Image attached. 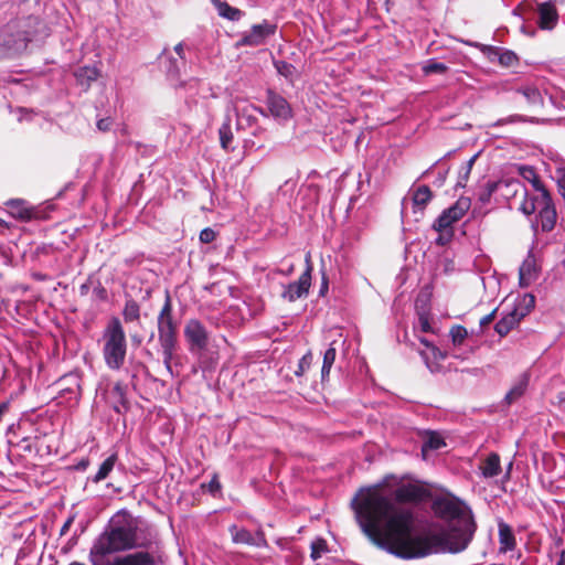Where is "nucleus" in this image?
Wrapping results in <instances>:
<instances>
[{
	"instance_id": "1",
	"label": "nucleus",
	"mask_w": 565,
	"mask_h": 565,
	"mask_svg": "<svg viewBox=\"0 0 565 565\" xmlns=\"http://www.w3.org/2000/svg\"><path fill=\"white\" fill-rule=\"evenodd\" d=\"M426 497L419 486L404 483L390 490L381 484L362 490L352 508L362 532L372 543L402 558L416 534L417 514L413 504Z\"/></svg>"
},
{
	"instance_id": "2",
	"label": "nucleus",
	"mask_w": 565,
	"mask_h": 565,
	"mask_svg": "<svg viewBox=\"0 0 565 565\" xmlns=\"http://www.w3.org/2000/svg\"><path fill=\"white\" fill-rule=\"evenodd\" d=\"M435 513L445 520L446 531L416 533L411 548H404L402 559L423 558L431 554H457L465 551L473 539L477 524L471 509L461 501L445 498L433 503Z\"/></svg>"
},
{
	"instance_id": "3",
	"label": "nucleus",
	"mask_w": 565,
	"mask_h": 565,
	"mask_svg": "<svg viewBox=\"0 0 565 565\" xmlns=\"http://www.w3.org/2000/svg\"><path fill=\"white\" fill-rule=\"evenodd\" d=\"M137 546V529L130 521H114L94 541L89 551L92 565H163L161 556L148 551H137L125 555H107L125 552Z\"/></svg>"
},
{
	"instance_id": "4",
	"label": "nucleus",
	"mask_w": 565,
	"mask_h": 565,
	"mask_svg": "<svg viewBox=\"0 0 565 565\" xmlns=\"http://www.w3.org/2000/svg\"><path fill=\"white\" fill-rule=\"evenodd\" d=\"M103 358L109 370H120L127 356V338L119 318L111 317L102 333Z\"/></svg>"
},
{
	"instance_id": "5",
	"label": "nucleus",
	"mask_w": 565,
	"mask_h": 565,
	"mask_svg": "<svg viewBox=\"0 0 565 565\" xmlns=\"http://www.w3.org/2000/svg\"><path fill=\"white\" fill-rule=\"evenodd\" d=\"M158 340L162 351L166 370L171 376L177 374L172 367L174 352L177 350L178 323L173 319L172 300L169 291L166 292L164 303L157 317Z\"/></svg>"
},
{
	"instance_id": "6",
	"label": "nucleus",
	"mask_w": 565,
	"mask_h": 565,
	"mask_svg": "<svg viewBox=\"0 0 565 565\" xmlns=\"http://www.w3.org/2000/svg\"><path fill=\"white\" fill-rule=\"evenodd\" d=\"M520 209L526 215L536 213L532 223L534 232H537L539 228L542 232H551L555 227L557 213L548 191L525 198Z\"/></svg>"
},
{
	"instance_id": "7",
	"label": "nucleus",
	"mask_w": 565,
	"mask_h": 565,
	"mask_svg": "<svg viewBox=\"0 0 565 565\" xmlns=\"http://www.w3.org/2000/svg\"><path fill=\"white\" fill-rule=\"evenodd\" d=\"M34 20L31 18L8 23L0 31V45L9 54H18L24 51L32 41L31 26Z\"/></svg>"
},
{
	"instance_id": "8",
	"label": "nucleus",
	"mask_w": 565,
	"mask_h": 565,
	"mask_svg": "<svg viewBox=\"0 0 565 565\" xmlns=\"http://www.w3.org/2000/svg\"><path fill=\"white\" fill-rule=\"evenodd\" d=\"M470 199L461 196L451 206L444 210L433 224L439 233H446L447 238L452 236V225L462 218L470 209Z\"/></svg>"
},
{
	"instance_id": "9",
	"label": "nucleus",
	"mask_w": 565,
	"mask_h": 565,
	"mask_svg": "<svg viewBox=\"0 0 565 565\" xmlns=\"http://www.w3.org/2000/svg\"><path fill=\"white\" fill-rule=\"evenodd\" d=\"M521 302L522 308H513L495 323L494 330L500 337H505L530 312L535 305V297L531 294L524 295Z\"/></svg>"
},
{
	"instance_id": "10",
	"label": "nucleus",
	"mask_w": 565,
	"mask_h": 565,
	"mask_svg": "<svg viewBox=\"0 0 565 565\" xmlns=\"http://www.w3.org/2000/svg\"><path fill=\"white\" fill-rule=\"evenodd\" d=\"M306 269L300 275L297 281H292L284 287V291L281 292L282 299L294 302L300 298H305L309 294V289L311 286V273L312 265L310 263V255L306 257Z\"/></svg>"
},
{
	"instance_id": "11",
	"label": "nucleus",
	"mask_w": 565,
	"mask_h": 565,
	"mask_svg": "<svg viewBox=\"0 0 565 565\" xmlns=\"http://www.w3.org/2000/svg\"><path fill=\"white\" fill-rule=\"evenodd\" d=\"M228 532L231 534L232 541L235 544H244L248 546L255 547H266L267 540L263 530H257L255 533H252L249 530L238 526L236 524H232L228 527Z\"/></svg>"
},
{
	"instance_id": "12",
	"label": "nucleus",
	"mask_w": 565,
	"mask_h": 565,
	"mask_svg": "<svg viewBox=\"0 0 565 565\" xmlns=\"http://www.w3.org/2000/svg\"><path fill=\"white\" fill-rule=\"evenodd\" d=\"M276 24L264 20L259 24H254L248 32H245L239 40L241 45L258 46L265 43L266 39L276 32Z\"/></svg>"
},
{
	"instance_id": "13",
	"label": "nucleus",
	"mask_w": 565,
	"mask_h": 565,
	"mask_svg": "<svg viewBox=\"0 0 565 565\" xmlns=\"http://www.w3.org/2000/svg\"><path fill=\"white\" fill-rule=\"evenodd\" d=\"M184 337L192 349L202 350L207 345L209 333L205 327L196 319H191L186 322Z\"/></svg>"
},
{
	"instance_id": "14",
	"label": "nucleus",
	"mask_w": 565,
	"mask_h": 565,
	"mask_svg": "<svg viewBox=\"0 0 565 565\" xmlns=\"http://www.w3.org/2000/svg\"><path fill=\"white\" fill-rule=\"evenodd\" d=\"M266 104L273 117L279 120H288L291 117V107L281 95L274 90H267Z\"/></svg>"
},
{
	"instance_id": "15",
	"label": "nucleus",
	"mask_w": 565,
	"mask_h": 565,
	"mask_svg": "<svg viewBox=\"0 0 565 565\" xmlns=\"http://www.w3.org/2000/svg\"><path fill=\"white\" fill-rule=\"evenodd\" d=\"M539 26L542 30H553L558 21V13L553 2L537 4Z\"/></svg>"
},
{
	"instance_id": "16",
	"label": "nucleus",
	"mask_w": 565,
	"mask_h": 565,
	"mask_svg": "<svg viewBox=\"0 0 565 565\" xmlns=\"http://www.w3.org/2000/svg\"><path fill=\"white\" fill-rule=\"evenodd\" d=\"M531 380V373L529 371H525L521 373L513 382L511 388L505 394L504 401L507 404L511 405L512 403L516 402L519 398H521L530 384Z\"/></svg>"
},
{
	"instance_id": "17",
	"label": "nucleus",
	"mask_w": 565,
	"mask_h": 565,
	"mask_svg": "<svg viewBox=\"0 0 565 565\" xmlns=\"http://www.w3.org/2000/svg\"><path fill=\"white\" fill-rule=\"evenodd\" d=\"M235 113L237 117V129H244L245 127H250L254 124H256L257 118L255 116V113H259L260 115L265 116V111L262 108L256 107L252 104L246 105L242 108H235Z\"/></svg>"
},
{
	"instance_id": "18",
	"label": "nucleus",
	"mask_w": 565,
	"mask_h": 565,
	"mask_svg": "<svg viewBox=\"0 0 565 565\" xmlns=\"http://www.w3.org/2000/svg\"><path fill=\"white\" fill-rule=\"evenodd\" d=\"M539 275L535 259L529 256L524 259L519 269V282L521 287H529Z\"/></svg>"
},
{
	"instance_id": "19",
	"label": "nucleus",
	"mask_w": 565,
	"mask_h": 565,
	"mask_svg": "<svg viewBox=\"0 0 565 565\" xmlns=\"http://www.w3.org/2000/svg\"><path fill=\"white\" fill-rule=\"evenodd\" d=\"M446 446L445 439L443 436L436 431H429L423 440L422 444V456L424 459H427L429 452L439 450Z\"/></svg>"
},
{
	"instance_id": "20",
	"label": "nucleus",
	"mask_w": 565,
	"mask_h": 565,
	"mask_svg": "<svg viewBox=\"0 0 565 565\" xmlns=\"http://www.w3.org/2000/svg\"><path fill=\"white\" fill-rule=\"evenodd\" d=\"M99 76V71L95 66H83L76 70L75 77L77 83L87 90L93 82Z\"/></svg>"
},
{
	"instance_id": "21",
	"label": "nucleus",
	"mask_w": 565,
	"mask_h": 565,
	"mask_svg": "<svg viewBox=\"0 0 565 565\" xmlns=\"http://www.w3.org/2000/svg\"><path fill=\"white\" fill-rule=\"evenodd\" d=\"M231 124H232V118H231L230 111L227 110L224 121L218 129L220 143H221L222 149H224L225 151H230V150L234 149L232 147L234 137H233Z\"/></svg>"
},
{
	"instance_id": "22",
	"label": "nucleus",
	"mask_w": 565,
	"mask_h": 565,
	"mask_svg": "<svg viewBox=\"0 0 565 565\" xmlns=\"http://www.w3.org/2000/svg\"><path fill=\"white\" fill-rule=\"evenodd\" d=\"M481 475L484 478H494L501 473L500 456L497 452H491L480 467Z\"/></svg>"
},
{
	"instance_id": "23",
	"label": "nucleus",
	"mask_w": 565,
	"mask_h": 565,
	"mask_svg": "<svg viewBox=\"0 0 565 565\" xmlns=\"http://www.w3.org/2000/svg\"><path fill=\"white\" fill-rule=\"evenodd\" d=\"M127 386L121 382L114 384L111 395L115 398L114 411L118 414L128 409V401L126 397Z\"/></svg>"
},
{
	"instance_id": "24",
	"label": "nucleus",
	"mask_w": 565,
	"mask_h": 565,
	"mask_svg": "<svg viewBox=\"0 0 565 565\" xmlns=\"http://www.w3.org/2000/svg\"><path fill=\"white\" fill-rule=\"evenodd\" d=\"M499 542L504 552L512 551L515 547V537L511 527L503 522L499 523Z\"/></svg>"
},
{
	"instance_id": "25",
	"label": "nucleus",
	"mask_w": 565,
	"mask_h": 565,
	"mask_svg": "<svg viewBox=\"0 0 565 565\" xmlns=\"http://www.w3.org/2000/svg\"><path fill=\"white\" fill-rule=\"evenodd\" d=\"M466 45L476 47L480 50V52L490 61V62H498L499 61V54L501 53L502 49L493 45H487L479 42L473 41H463Z\"/></svg>"
},
{
	"instance_id": "26",
	"label": "nucleus",
	"mask_w": 565,
	"mask_h": 565,
	"mask_svg": "<svg viewBox=\"0 0 565 565\" xmlns=\"http://www.w3.org/2000/svg\"><path fill=\"white\" fill-rule=\"evenodd\" d=\"M117 461V454H111L109 457H107L102 465L99 466L98 471L96 475L92 478L93 482L98 483L103 480H105L109 473L113 471L115 465Z\"/></svg>"
},
{
	"instance_id": "27",
	"label": "nucleus",
	"mask_w": 565,
	"mask_h": 565,
	"mask_svg": "<svg viewBox=\"0 0 565 565\" xmlns=\"http://www.w3.org/2000/svg\"><path fill=\"white\" fill-rule=\"evenodd\" d=\"M122 317L126 323L136 322L140 319V306L134 299H127L122 309Z\"/></svg>"
},
{
	"instance_id": "28",
	"label": "nucleus",
	"mask_w": 565,
	"mask_h": 565,
	"mask_svg": "<svg viewBox=\"0 0 565 565\" xmlns=\"http://www.w3.org/2000/svg\"><path fill=\"white\" fill-rule=\"evenodd\" d=\"M518 94H521L526 103L532 106H539L543 104V97L541 92L534 86H524L516 89Z\"/></svg>"
},
{
	"instance_id": "29",
	"label": "nucleus",
	"mask_w": 565,
	"mask_h": 565,
	"mask_svg": "<svg viewBox=\"0 0 565 565\" xmlns=\"http://www.w3.org/2000/svg\"><path fill=\"white\" fill-rule=\"evenodd\" d=\"M521 175L532 183L533 189L536 194H541L542 191H547L536 174L534 168L532 167H522L520 168Z\"/></svg>"
},
{
	"instance_id": "30",
	"label": "nucleus",
	"mask_w": 565,
	"mask_h": 565,
	"mask_svg": "<svg viewBox=\"0 0 565 565\" xmlns=\"http://www.w3.org/2000/svg\"><path fill=\"white\" fill-rule=\"evenodd\" d=\"M433 198L428 185L418 186L413 193V203L415 206L425 207Z\"/></svg>"
},
{
	"instance_id": "31",
	"label": "nucleus",
	"mask_w": 565,
	"mask_h": 565,
	"mask_svg": "<svg viewBox=\"0 0 565 565\" xmlns=\"http://www.w3.org/2000/svg\"><path fill=\"white\" fill-rule=\"evenodd\" d=\"M216 10L220 17L230 21H238L243 17V12L239 9L230 6L225 1L220 3Z\"/></svg>"
},
{
	"instance_id": "32",
	"label": "nucleus",
	"mask_w": 565,
	"mask_h": 565,
	"mask_svg": "<svg viewBox=\"0 0 565 565\" xmlns=\"http://www.w3.org/2000/svg\"><path fill=\"white\" fill-rule=\"evenodd\" d=\"M10 213L14 217L25 218L29 216V211L25 206V201L21 199H11L7 203Z\"/></svg>"
},
{
	"instance_id": "33",
	"label": "nucleus",
	"mask_w": 565,
	"mask_h": 565,
	"mask_svg": "<svg viewBox=\"0 0 565 565\" xmlns=\"http://www.w3.org/2000/svg\"><path fill=\"white\" fill-rule=\"evenodd\" d=\"M422 71L425 75L445 74L448 71V66L445 63L436 61L435 58H429L423 65Z\"/></svg>"
},
{
	"instance_id": "34",
	"label": "nucleus",
	"mask_w": 565,
	"mask_h": 565,
	"mask_svg": "<svg viewBox=\"0 0 565 565\" xmlns=\"http://www.w3.org/2000/svg\"><path fill=\"white\" fill-rule=\"evenodd\" d=\"M477 159V154L471 157L463 166H461L458 174V181L456 186L465 188L466 183L469 179V175L471 173L472 167L475 164V161Z\"/></svg>"
},
{
	"instance_id": "35",
	"label": "nucleus",
	"mask_w": 565,
	"mask_h": 565,
	"mask_svg": "<svg viewBox=\"0 0 565 565\" xmlns=\"http://www.w3.org/2000/svg\"><path fill=\"white\" fill-rule=\"evenodd\" d=\"M498 63L504 67H512L518 64V56L513 51L502 49Z\"/></svg>"
},
{
	"instance_id": "36",
	"label": "nucleus",
	"mask_w": 565,
	"mask_h": 565,
	"mask_svg": "<svg viewBox=\"0 0 565 565\" xmlns=\"http://www.w3.org/2000/svg\"><path fill=\"white\" fill-rule=\"evenodd\" d=\"M449 334H450L454 345H461L463 343V341L466 340V338L468 337V331L462 326H454L450 329Z\"/></svg>"
},
{
	"instance_id": "37",
	"label": "nucleus",
	"mask_w": 565,
	"mask_h": 565,
	"mask_svg": "<svg viewBox=\"0 0 565 565\" xmlns=\"http://www.w3.org/2000/svg\"><path fill=\"white\" fill-rule=\"evenodd\" d=\"M312 353L308 351L298 362L297 369L294 371L297 377H301L311 366Z\"/></svg>"
},
{
	"instance_id": "38",
	"label": "nucleus",
	"mask_w": 565,
	"mask_h": 565,
	"mask_svg": "<svg viewBox=\"0 0 565 565\" xmlns=\"http://www.w3.org/2000/svg\"><path fill=\"white\" fill-rule=\"evenodd\" d=\"M498 186H499L498 182H493V181L487 182V184L484 185L482 191L479 193V196H478L479 201L482 204H488L490 202L492 194L498 190Z\"/></svg>"
},
{
	"instance_id": "39",
	"label": "nucleus",
	"mask_w": 565,
	"mask_h": 565,
	"mask_svg": "<svg viewBox=\"0 0 565 565\" xmlns=\"http://www.w3.org/2000/svg\"><path fill=\"white\" fill-rule=\"evenodd\" d=\"M328 551L327 542L323 539H317L311 543V558L317 561Z\"/></svg>"
},
{
	"instance_id": "40",
	"label": "nucleus",
	"mask_w": 565,
	"mask_h": 565,
	"mask_svg": "<svg viewBox=\"0 0 565 565\" xmlns=\"http://www.w3.org/2000/svg\"><path fill=\"white\" fill-rule=\"evenodd\" d=\"M525 121H527V119H526V117H524L522 115H510L508 117L498 119L491 126L492 127H502L504 125L519 124V122H525Z\"/></svg>"
},
{
	"instance_id": "41",
	"label": "nucleus",
	"mask_w": 565,
	"mask_h": 565,
	"mask_svg": "<svg viewBox=\"0 0 565 565\" xmlns=\"http://www.w3.org/2000/svg\"><path fill=\"white\" fill-rule=\"evenodd\" d=\"M416 329L420 330L424 333L433 332V328L427 313L420 312L418 315V322Z\"/></svg>"
},
{
	"instance_id": "42",
	"label": "nucleus",
	"mask_w": 565,
	"mask_h": 565,
	"mask_svg": "<svg viewBox=\"0 0 565 565\" xmlns=\"http://www.w3.org/2000/svg\"><path fill=\"white\" fill-rule=\"evenodd\" d=\"M200 241L204 244H209V243H212L215 237H216V233L210 228V227H206V228H203L201 232H200Z\"/></svg>"
},
{
	"instance_id": "43",
	"label": "nucleus",
	"mask_w": 565,
	"mask_h": 565,
	"mask_svg": "<svg viewBox=\"0 0 565 565\" xmlns=\"http://www.w3.org/2000/svg\"><path fill=\"white\" fill-rule=\"evenodd\" d=\"M335 355H337V350L331 344L330 348L323 354L322 364L332 366L335 361Z\"/></svg>"
},
{
	"instance_id": "44",
	"label": "nucleus",
	"mask_w": 565,
	"mask_h": 565,
	"mask_svg": "<svg viewBox=\"0 0 565 565\" xmlns=\"http://www.w3.org/2000/svg\"><path fill=\"white\" fill-rule=\"evenodd\" d=\"M93 296L97 300L105 301L107 300L108 294L106 288L100 282H98L93 289Z\"/></svg>"
},
{
	"instance_id": "45",
	"label": "nucleus",
	"mask_w": 565,
	"mask_h": 565,
	"mask_svg": "<svg viewBox=\"0 0 565 565\" xmlns=\"http://www.w3.org/2000/svg\"><path fill=\"white\" fill-rule=\"evenodd\" d=\"M447 174H448V169L445 170V171H439L433 182V184L437 188H441L445 182H446V179H447Z\"/></svg>"
},
{
	"instance_id": "46",
	"label": "nucleus",
	"mask_w": 565,
	"mask_h": 565,
	"mask_svg": "<svg viewBox=\"0 0 565 565\" xmlns=\"http://www.w3.org/2000/svg\"><path fill=\"white\" fill-rule=\"evenodd\" d=\"M276 67H277L278 73L284 76H288L290 74V70L292 68V66L286 62L277 63Z\"/></svg>"
},
{
	"instance_id": "47",
	"label": "nucleus",
	"mask_w": 565,
	"mask_h": 565,
	"mask_svg": "<svg viewBox=\"0 0 565 565\" xmlns=\"http://www.w3.org/2000/svg\"><path fill=\"white\" fill-rule=\"evenodd\" d=\"M209 492L216 493L221 489V483L216 476L212 478V480L207 484Z\"/></svg>"
},
{
	"instance_id": "48",
	"label": "nucleus",
	"mask_w": 565,
	"mask_h": 565,
	"mask_svg": "<svg viewBox=\"0 0 565 565\" xmlns=\"http://www.w3.org/2000/svg\"><path fill=\"white\" fill-rule=\"evenodd\" d=\"M111 126V120L109 118H103L97 121V128L100 131H108Z\"/></svg>"
},
{
	"instance_id": "49",
	"label": "nucleus",
	"mask_w": 565,
	"mask_h": 565,
	"mask_svg": "<svg viewBox=\"0 0 565 565\" xmlns=\"http://www.w3.org/2000/svg\"><path fill=\"white\" fill-rule=\"evenodd\" d=\"M495 311L497 310H493L492 312H490L489 315H487L480 319L479 323H480L481 328L489 326L493 321Z\"/></svg>"
},
{
	"instance_id": "50",
	"label": "nucleus",
	"mask_w": 565,
	"mask_h": 565,
	"mask_svg": "<svg viewBox=\"0 0 565 565\" xmlns=\"http://www.w3.org/2000/svg\"><path fill=\"white\" fill-rule=\"evenodd\" d=\"M74 521V516H70L65 523L63 524V526L61 527V531H60V534L61 535H65L67 533V531L70 530L72 523Z\"/></svg>"
},
{
	"instance_id": "51",
	"label": "nucleus",
	"mask_w": 565,
	"mask_h": 565,
	"mask_svg": "<svg viewBox=\"0 0 565 565\" xmlns=\"http://www.w3.org/2000/svg\"><path fill=\"white\" fill-rule=\"evenodd\" d=\"M331 367L332 366H330V365L322 364V367H321V377H322V380H324L327 376H329Z\"/></svg>"
},
{
	"instance_id": "52",
	"label": "nucleus",
	"mask_w": 565,
	"mask_h": 565,
	"mask_svg": "<svg viewBox=\"0 0 565 565\" xmlns=\"http://www.w3.org/2000/svg\"><path fill=\"white\" fill-rule=\"evenodd\" d=\"M89 291V285L87 282L81 285L79 287V295L81 296H86Z\"/></svg>"
},
{
	"instance_id": "53",
	"label": "nucleus",
	"mask_w": 565,
	"mask_h": 565,
	"mask_svg": "<svg viewBox=\"0 0 565 565\" xmlns=\"http://www.w3.org/2000/svg\"><path fill=\"white\" fill-rule=\"evenodd\" d=\"M174 52L180 56V58H184L183 57V43H178L174 46Z\"/></svg>"
},
{
	"instance_id": "54",
	"label": "nucleus",
	"mask_w": 565,
	"mask_h": 565,
	"mask_svg": "<svg viewBox=\"0 0 565 565\" xmlns=\"http://www.w3.org/2000/svg\"><path fill=\"white\" fill-rule=\"evenodd\" d=\"M556 565H565V550H563L559 554V558L556 563Z\"/></svg>"
},
{
	"instance_id": "55",
	"label": "nucleus",
	"mask_w": 565,
	"mask_h": 565,
	"mask_svg": "<svg viewBox=\"0 0 565 565\" xmlns=\"http://www.w3.org/2000/svg\"><path fill=\"white\" fill-rule=\"evenodd\" d=\"M507 186L518 188V186H521V183L519 181H512L510 183H507ZM513 193L516 194L518 193V189H514Z\"/></svg>"
},
{
	"instance_id": "56",
	"label": "nucleus",
	"mask_w": 565,
	"mask_h": 565,
	"mask_svg": "<svg viewBox=\"0 0 565 565\" xmlns=\"http://www.w3.org/2000/svg\"><path fill=\"white\" fill-rule=\"evenodd\" d=\"M440 160L436 161L431 167H429L427 170H425L420 178H425L426 175H428V173H430V171L433 170V168L439 162Z\"/></svg>"
},
{
	"instance_id": "57",
	"label": "nucleus",
	"mask_w": 565,
	"mask_h": 565,
	"mask_svg": "<svg viewBox=\"0 0 565 565\" xmlns=\"http://www.w3.org/2000/svg\"><path fill=\"white\" fill-rule=\"evenodd\" d=\"M419 340H420V342H422L425 347H427V348H429V347H430V342H429L427 339H425V338H419Z\"/></svg>"
},
{
	"instance_id": "58",
	"label": "nucleus",
	"mask_w": 565,
	"mask_h": 565,
	"mask_svg": "<svg viewBox=\"0 0 565 565\" xmlns=\"http://www.w3.org/2000/svg\"><path fill=\"white\" fill-rule=\"evenodd\" d=\"M294 270V265H290L288 268H286V271H281L285 275H290Z\"/></svg>"
},
{
	"instance_id": "59",
	"label": "nucleus",
	"mask_w": 565,
	"mask_h": 565,
	"mask_svg": "<svg viewBox=\"0 0 565 565\" xmlns=\"http://www.w3.org/2000/svg\"><path fill=\"white\" fill-rule=\"evenodd\" d=\"M168 72H169L170 74H172V73L178 74V73H179V72H178V70L174 67V65H172V66L168 70Z\"/></svg>"
},
{
	"instance_id": "60",
	"label": "nucleus",
	"mask_w": 565,
	"mask_h": 565,
	"mask_svg": "<svg viewBox=\"0 0 565 565\" xmlns=\"http://www.w3.org/2000/svg\"><path fill=\"white\" fill-rule=\"evenodd\" d=\"M211 2L214 4L215 8H217L218 4L222 3L223 1H221V0H211Z\"/></svg>"
},
{
	"instance_id": "61",
	"label": "nucleus",
	"mask_w": 565,
	"mask_h": 565,
	"mask_svg": "<svg viewBox=\"0 0 565 565\" xmlns=\"http://www.w3.org/2000/svg\"><path fill=\"white\" fill-rule=\"evenodd\" d=\"M444 234L445 233H440V236L437 239V242L440 243V244H444Z\"/></svg>"
},
{
	"instance_id": "62",
	"label": "nucleus",
	"mask_w": 565,
	"mask_h": 565,
	"mask_svg": "<svg viewBox=\"0 0 565 565\" xmlns=\"http://www.w3.org/2000/svg\"><path fill=\"white\" fill-rule=\"evenodd\" d=\"M324 289H326V290L328 289V284H327V281H324V282L322 284V287H321L320 292L322 294Z\"/></svg>"
},
{
	"instance_id": "63",
	"label": "nucleus",
	"mask_w": 565,
	"mask_h": 565,
	"mask_svg": "<svg viewBox=\"0 0 565 565\" xmlns=\"http://www.w3.org/2000/svg\"><path fill=\"white\" fill-rule=\"evenodd\" d=\"M68 565H84L83 563H79V562H72L71 564Z\"/></svg>"
},
{
	"instance_id": "64",
	"label": "nucleus",
	"mask_w": 565,
	"mask_h": 565,
	"mask_svg": "<svg viewBox=\"0 0 565 565\" xmlns=\"http://www.w3.org/2000/svg\"><path fill=\"white\" fill-rule=\"evenodd\" d=\"M14 428V425H11L9 428H8V434L11 433Z\"/></svg>"
}]
</instances>
